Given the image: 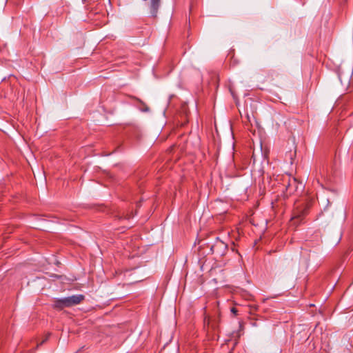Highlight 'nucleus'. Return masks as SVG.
I'll return each mask as SVG.
<instances>
[{
    "label": "nucleus",
    "instance_id": "1",
    "mask_svg": "<svg viewBox=\"0 0 353 353\" xmlns=\"http://www.w3.org/2000/svg\"><path fill=\"white\" fill-rule=\"evenodd\" d=\"M310 208V204L308 203H302L299 205H297L294 211V216L291 219L293 223L302 221L304 217L308 214Z\"/></svg>",
    "mask_w": 353,
    "mask_h": 353
},
{
    "label": "nucleus",
    "instance_id": "2",
    "mask_svg": "<svg viewBox=\"0 0 353 353\" xmlns=\"http://www.w3.org/2000/svg\"><path fill=\"white\" fill-rule=\"evenodd\" d=\"M283 186L285 188L286 192L290 194L295 192L298 189L299 185H300L297 180L290 175L283 176Z\"/></svg>",
    "mask_w": 353,
    "mask_h": 353
},
{
    "label": "nucleus",
    "instance_id": "3",
    "mask_svg": "<svg viewBox=\"0 0 353 353\" xmlns=\"http://www.w3.org/2000/svg\"><path fill=\"white\" fill-rule=\"evenodd\" d=\"M85 299L83 294L72 295L71 296L65 297V305L68 307L76 305L81 303Z\"/></svg>",
    "mask_w": 353,
    "mask_h": 353
},
{
    "label": "nucleus",
    "instance_id": "4",
    "mask_svg": "<svg viewBox=\"0 0 353 353\" xmlns=\"http://www.w3.org/2000/svg\"><path fill=\"white\" fill-rule=\"evenodd\" d=\"M160 5L161 0H150L149 9L151 17L154 18L157 17Z\"/></svg>",
    "mask_w": 353,
    "mask_h": 353
},
{
    "label": "nucleus",
    "instance_id": "5",
    "mask_svg": "<svg viewBox=\"0 0 353 353\" xmlns=\"http://www.w3.org/2000/svg\"><path fill=\"white\" fill-rule=\"evenodd\" d=\"M53 307L61 310L65 307H68L67 305H65V300L63 299H57L54 301Z\"/></svg>",
    "mask_w": 353,
    "mask_h": 353
},
{
    "label": "nucleus",
    "instance_id": "6",
    "mask_svg": "<svg viewBox=\"0 0 353 353\" xmlns=\"http://www.w3.org/2000/svg\"><path fill=\"white\" fill-rule=\"evenodd\" d=\"M131 217H132V215L129 214H126V215H125V216H120V217H119V219L124 218V219H130Z\"/></svg>",
    "mask_w": 353,
    "mask_h": 353
},
{
    "label": "nucleus",
    "instance_id": "7",
    "mask_svg": "<svg viewBox=\"0 0 353 353\" xmlns=\"http://www.w3.org/2000/svg\"><path fill=\"white\" fill-rule=\"evenodd\" d=\"M231 312L234 314V315H237L238 310L235 307H232L230 310Z\"/></svg>",
    "mask_w": 353,
    "mask_h": 353
},
{
    "label": "nucleus",
    "instance_id": "8",
    "mask_svg": "<svg viewBox=\"0 0 353 353\" xmlns=\"http://www.w3.org/2000/svg\"><path fill=\"white\" fill-rule=\"evenodd\" d=\"M50 335V333H48V334L46 335V336L45 339H44V340H43V341H41V343H40V345L43 344L46 341H47V340L48 339V338H49Z\"/></svg>",
    "mask_w": 353,
    "mask_h": 353
},
{
    "label": "nucleus",
    "instance_id": "9",
    "mask_svg": "<svg viewBox=\"0 0 353 353\" xmlns=\"http://www.w3.org/2000/svg\"><path fill=\"white\" fill-rule=\"evenodd\" d=\"M257 307H257L256 305H253V306H252V308L253 310H257Z\"/></svg>",
    "mask_w": 353,
    "mask_h": 353
},
{
    "label": "nucleus",
    "instance_id": "10",
    "mask_svg": "<svg viewBox=\"0 0 353 353\" xmlns=\"http://www.w3.org/2000/svg\"><path fill=\"white\" fill-rule=\"evenodd\" d=\"M149 110V108L147 107L145 110V111H148Z\"/></svg>",
    "mask_w": 353,
    "mask_h": 353
}]
</instances>
